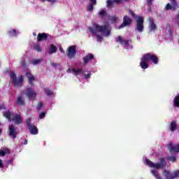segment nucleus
<instances>
[{
  "label": "nucleus",
  "mask_w": 179,
  "mask_h": 179,
  "mask_svg": "<svg viewBox=\"0 0 179 179\" xmlns=\"http://www.w3.org/2000/svg\"><path fill=\"white\" fill-rule=\"evenodd\" d=\"M89 31H90V33L94 34V36H96L97 38V41H99L100 43L103 41V37H101L100 35H98L96 31L103 33L105 34V36H110L111 33L110 31V29H108V25L101 26V25L96 24L95 27V29H93L92 27H89Z\"/></svg>",
  "instance_id": "nucleus-1"
},
{
  "label": "nucleus",
  "mask_w": 179,
  "mask_h": 179,
  "mask_svg": "<svg viewBox=\"0 0 179 179\" xmlns=\"http://www.w3.org/2000/svg\"><path fill=\"white\" fill-rule=\"evenodd\" d=\"M129 12L134 19H136L134 30L136 31H138V33H143V30H145V26L143 25V17H138V15H136V14H135V13H134V11H132L131 10H129Z\"/></svg>",
  "instance_id": "nucleus-2"
},
{
  "label": "nucleus",
  "mask_w": 179,
  "mask_h": 179,
  "mask_svg": "<svg viewBox=\"0 0 179 179\" xmlns=\"http://www.w3.org/2000/svg\"><path fill=\"white\" fill-rule=\"evenodd\" d=\"M145 163L149 167L156 169L157 170H160V169H164L167 166V162H166V158L161 157L159 158V163L155 164L153 162L145 159Z\"/></svg>",
  "instance_id": "nucleus-3"
},
{
  "label": "nucleus",
  "mask_w": 179,
  "mask_h": 179,
  "mask_svg": "<svg viewBox=\"0 0 179 179\" xmlns=\"http://www.w3.org/2000/svg\"><path fill=\"white\" fill-rule=\"evenodd\" d=\"M10 80H12V83L14 87H19V86H22L23 85L24 78L23 76H20L17 80V76H16V73L12 71L10 73Z\"/></svg>",
  "instance_id": "nucleus-4"
},
{
  "label": "nucleus",
  "mask_w": 179,
  "mask_h": 179,
  "mask_svg": "<svg viewBox=\"0 0 179 179\" xmlns=\"http://www.w3.org/2000/svg\"><path fill=\"white\" fill-rule=\"evenodd\" d=\"M25 96L29 100H36L37 99V92L33 88L28 87H27Z\"/></svg>",
  "instance_id": "nucleus-5"
},
{
  "label": "nucleus",
  "mask_w": 179,
  "mask_h": 179,
  "mask_svg": "<svg viewBox=\"0 0 179 179\" xmlns=\"http://www.w3.org/2000/svg\"><path fill=\"white\" fill-rule=\"evenodd\" d=\"M66 55H67L69 59H72V58H75V55H76V45L69 46L66 51Z\"/></svg>",
  "instance_id": "nucleus-6"
},
{
  "label": "nucleus",
  "mask_w": 179,
  "mask_h": 179,
  "mask_svg": "<svg viewBox=\"0 0 179 179\" xmlns=\"http://www.w3.org/2000/svg\"><path fill=\"white\" fill-rule=\"evenodd\" d=\"M144 56H145L147 61L152 62V64H155V65H157L159 64V57H157V56L156 55L146 53L144 55Z\"/></svg>",
  "instance_id": "nucleus-7"
},
{
  "label": "nucleus",
  "mask_w": 179,
  "mask_h": 179,
  "mask_svg": "<svg viewBox=\"0 0 179 179\" xmlns=\"http://www.w3.org/2000/svg\"><path fill=\"white\" fill-rule=\"evenodd\" d=\"M132 24V19L128 17V15H124L123 17V22L117 27V29H123V27H127V26H131Z\"/></svg>",
  "instance_id": "nucleus-8"
},
{
  "label": "nucleus",
  "mask_w": 179,
  "mask_h": 179,
  "mask_svg": "<svg viewBox=\"0 0 179 179\" xmlns=\"http://www.w3.org/2000/svg\"><path fill=\"white\" fill-rule=\"evenodd\" d=\"M17 134H19V132L15 125L11 124L8 127V135L12 136L13 139H16Z\"/></svg>",
  "instance_id": "nucleus-9"
},
{
  "label": "nucleus",
  "mask_w": 179,
  "mask_h": 179,
  "mask_svg": "<svg viewBox=\"0 0 179 179\" xmlns=\"http://www.w3.org/2000/svg\"><path fill=\"white\" fill-rule=\"evenodd\" d=\"M168 149L170 153H179V144H173V143H170L168 145Z\"/></svg>",
  "instance_id": "nucleus-10"
},
{
  "label": "nucleus",
  "mask_w": 179,
  "mask_h": 179,
  "mask_svg": "<svg viewBox=\"0 0 179 179\" xmlns=\"http://www.w3.org/2000/svg\"><path fill=\"white\" fill-rule=\"evenodd\" d=\"M170 3H168L165 7V9L166 10H176V9H177V8H178V3H177V1H170Z\"/></svg>",
  "instance_id": "nucleus-11"
},
{
  "label": "nucleus",
  "mask_w": 179,
  "mask_h": 179,
  "mask_svg": "<svg viewBox=\"0 0 179 179\" xmlns=\"http://www.w3.org/2000/svg\"><path fill=\"white\" fill-rule=\"evenodd\" d=\"M149 61L145 57V55H143L141 58V62H140V66L142 69H148L149 68Z\"/></svg>",
  "instance_id": "nucleus-12"
},
{
  "label": "nucleus",
  "mask_w": 179,
  "mask_h": 179,
  "mask_svg": "<svg viewBox=\"0 0 179 179\" xmlns=\"http://www.w3.org/2000/svg\"><path fill=\"white\" fill-rule=\"evenodd\" d=\"M48 40V34L45 32L39 33L37 35V42L47 41Z\"/></svg>",
  "instance_id": "nucleus-13"
},
{
  "label": "nucleus",
  "mask_w": 179,
  "mask_h": 179,
  "mask_svg": "<svg viewBox=\"0 0 179 179\" xmlns=\"http://www.w3.org/2000/svg\"><path fill=\"white\" fill-rule=\"evenodd\" d=\"M27 79H28V83L31 85V86H34V81L36 80V77L31 74V72L27 71L25 73Z\"/></svg>",
  "instance_id": "nucleus-14"
},
{
  "label": "nucleus",
  "mask_w": 179,
  "mask_h": 179,
  "mask_svg": "<svg viewBox=\"0 0 179 179\" xmlns=\"http://www.w3.org/2000/svg\"><path fill=\"white\" fill-rule=\"evenodd\" d=\"M94 59V55L92 53H88L86 55L85 57H83V64L87 65L89 64L90 61H92V59Z\"/></svg>",
  "instance_id": "nucleus-15"
},
{
  "label": "nucleus",
  "mask_w": 179,
  "mask_h": 179,
  "mask_svg": "<svg viewBox=\"0 0 179 179\" xmlns=\"http://www.w3.org/2000/svg\"><path fill=\"white\" fill-rule=\"evenodd\" d=\"M128 1L129 0H108L107 1V5L108 7L110 6H113V5H114V3H123V2H128Z\"/></svg>",
  "instance_id": "nucleus-16"
},
{
  "label": "nucleus",
  "mask_w": 179,
  "mask_h": 179,
  "mask_svg": "<svg viewBox=\"0 0 179 179\" xmlns=\"http://www.w3.org/2000/svg\"><path fill=\"white\" fill-rule=\"evenodd\" d=\"M28 130L31 135H37L38 134V129L34 125L29 126V127H28Z\"/></svg>",
  "instance_id": "nucleus-17"
},
{
  "label": "nucleus",
  "mask_w": 179,
  "mask_h": 179,
  "mask_svg": "<svg viewBox=\"0 0 179 179\" xmlns=\"http://www.w3.org/2000/svg\"><path fill=\"white\" fill-rule=\"evenodd\" d=\"M13 121H15V124H20L23 121L22 120V115L15 113V115L13 118Z\"/></svg>",
  "instance_id": "nucleus-18"
},
{
  "label": "nucleus",
  "mask_w": 179,
  "mask_h": 179,
  "mask_svg": "<svg viewBox=\"0 0 179 179\" xmlns=\"http://www.w3.org/2000/svg\"><path fill=\"white\" fill-rule=\"evenodd\" d=\"M116 41L122 45H129V40H124L121 36H118Z\"/></svg>",
  "instance_id": "nucleus-19"
},
{
  "label": "nucleus",
  "mask_w": 179,
  "mask_h": 179,
  "mask_svg": "<svg viewBox=\"0 0 179 179\" xmlns=\"http://www.w3.org/2000/svg\"><path fill=\"white\" fill-rule=\"evenodd\" d=\"M17 103L20 107H22L23 106L26 105V102L24 101V98H23L22 96H19L17 98Z\"/></svg>",
  "instance_id": "nucleus-20"
},
{
  "label": "nucleus",
  "mask_w": 179,
  "mask_h": 179,
  "mask_svg": "<svg viewBox=\"0 0 179 179\" xmlns=\"http://www.w3.org/2000/svg\"><path fill=\"white\" fill-rule=\"evenodd\" d=\"M12 115H13V113L10 110H7L3 113V117L8 120V121H12Z\"/></svg>",
  "instance_id": "nucleus-21"
},
{
  "label": "nucleus",
  "mask_w": 179,
  "mask_h": 179,
  "mask_svg": "<svg viewBox=\"0 0 179 179\" xmlns=\"http://www.w3.org/2000/svg\"><path fill=\"white\" fill-rule=\"evenodd\" d=\"M57 51H58V48H57V46H55L54 44H50L49 48V54H55Z\"/></svg>",
  "instance_id": "nucleus-22"
},
{
  "label": "nucleus",
  "mask_w": 179,
  "mask_h": 179,
  "mask_svg": "<svg viewBox=\"0 0 179 179\" xmlns=\"http://www.w3.org/2000/svg\"><path fill=\"white\" fill-rule=\"evenodd\" d=\"M177 129V122L176 121L171 122L170 124V131L174 132Z\"/></svg>",
  "instance_id": "nucleus-23"
},
{
  "label": "nucleus",
  "mask_w": 179,
  "mask_h": 179,
  "mask_svg": "<svg viewBox=\"0 0 179 179\" xmlns=\"http://www.w3.org/2000/svg\"><path fill=\"white\" fill-rule=\"evenodd\" d=\"M168 162H171V163H176L177 162V157L176 156H168L166 157Z\"/></svg>",
  "instance_id": "nucleus-24"
},
{
  "label": "nucleus",
  "mask_w": 179,
  "mask_h": 179,
  "mask_svg": "<svg viewBox=\"0 0 179 179\" xmlns=\"http://www.w3.org/2000/svg\"><path fill=\"white\" fill-rule=\"evenodd\" d=\"M157 29V26H156V24L153 21H150V31H153Z\"/></svg>",
  "instance_id": "nucleus-25"
},
{
  "label": "nucleus",
  "mask_w": 179,
  "mask_h": 179,
  "mask_svg": "<svg viewBox=\"0 0 179 179\" xmlns=\"http://www.w3.org/2000/svg\"><path fill=\"white\" fill-rule=\"evenodd\" d=\"M173 106L174 107H179V95H177L173 99Z\"/></svg>",
  "instance_id": "nucleus-26"
},
{
  "label": "nucleus",
  "mask_w": 179,
  "mask_h": 179,
  "mask_svg": "<svg viewBox=\"0 0 179 179\" xmlns=\"http://www.w3.org/2000/svg\"><path fill=\"white\" fill-rule=\"evenodd\" d=\"M34 50L38 52H41L43 51L41 46H40V45L38 43L34 44Z\"/></svg>",
  "instance_id": "nucleus-27"
},
{
  "label": "nucleus",
  "mask_w": 179,
  "mask_h": 179,
  "mask_svg": "<svg viewBox=\"0 0 179 179\" xmlns=\"http://www.w3.org/2000/svg\"><path fill=\"white\" fill-rule=\"evenodd\" d=\"M72 71L76 75H80V73H83V70L82 69H73Z\"/></svg>",
  "instance_id": "nucleus-28"
},
{
  "label": "nucleus",
  "mask_w": 179,
  "mask_h": 179,
  "mask_svg": "<svg viewBox=\"0 0 179 179\" xmlns=\"http://www.w3.org/2000/svg\"><path fill=\"white\" fill-rule=\"evenodd\" d=\"M45 93L47 94V96H52L53 93L50 88H45L44 89Z\"/></svg>",
  "instance_id": "nucleus-29"
},
{
  "label": "nucleus",
  "mask_w": 179,
  "mask_h": 179,
  "mask_svg": "<svg viewBox=\"0 0 179 179\" xmlns=\"http://www.w3.org/2000/svg\"><path fill=\"white\" fill-rule=\"evenodd\" d=\"M99 15L101 17H104V16H107V12L106 10H101L99 13Z\"/></svg>",
  "instance_id": "nucleus-30"
},
{
  "label": "nucleus",
  "mask_w": 179,
  "mask_h": 179,
  "mask_svg": "<svg viewBox=\"0 0 179 179\" xmlns=\"http://www.w3.org/2000/svg\"><path fill=\"white\" fill-rule=\"evenodd\" d=\"M8 33H9V36H10L11 37L16 36V29L10 30V31H8Z\"/></svg>",
  "instance_id": "nucleus-31"
},
{
  "label": "nucleus",
  "mask_w": 179,
  "mask_h": 179,
  "mask_svg": "<svg viewBox=\"0 0 179 179\" xmlns=\"http://www.w3.org/2000/svg\"><path fill=\"white\" fill-rule=\"evenodd\" d=\"M43 106H44V103H43L42 101L38 102V107H37V110H38V111H40V110H41V108H43Z\"/></svg>",
  "instance_id": "nucleus-32"
},
{
  "label": "nucleus",
  "mask_w": 179,
  "mask_h": 179,
  "mask_svg": "<svg viewBox=\"0 0 179 179\" xmlns=\"http://www.w3.org/2000/svg\"><path fill=\"white\" fill-rule=\"evenodd\" d=\"M41 62V59H34L32 61L33 65H37Z\"/></svg>",
  "instance_id": "nucleus-33"
},
{
  "label": "nucleus",
  "mask_w": 179,
  "mask_h": 179,
  "mask_svg": "<svg viewBox=\"0 0 179 179\" xmlns=\"http://www.w3.org/2000/svg\"><path fill=\"white\" fill-rule=\"evenodd\" d=\"M39 118L41 120H43V118H45V112H41L40 114H39Z\"/></svg>",
  "instance_id": "nucleus-34"
},
{
  "label": "nucleus",
  "mask_w": 179,
  "mask_h": 179,
  "mask_svg": "<svg viewBox=\"0 0 179 179\" xmlns=\"http://www.w3.org/2000/svg\"><path fill=\"white\" fill-rule=\"evenodd\" d=\"M110 20L112 21V23H115V22H117V20H118V17L113 16L110 18Z\"/></svg>",
  "instance_id": "nucleus-35"
},
{
  "label": "nucleus",
  "mask_w": 179,
  "mask_h": 179,
  "mask_svg": "<svg viewBox=\"0 0 179 179\" xmlns=\"http://www.w3.org/2000/svg\"><path fill=\"white\" fill-rule=\"evenodd\" d=\"M93 9H94V4H90L88 6V10H90V12H92Z\"/></svg>",
  "instance_id": "nucleus-36"
},
{
  "label": "nucleus",
  "mask_w": 179,
  "mask_h": 179,
  "mask_svg": "<svg viewBox=\"0 0 179 179\" xmlns=\"http://www.w3.org/2000/svg\"><path fill=\"white\" fill-rule=\"evenodd\" d=\"M27 125L28 128H29V127H31V125H33V124H31V120L28 119V120H27Z\"/></svg>",
  "instance_id": "nucleus-37"
},
{
  "label": "nucleus",
  "mask_w": 179,
  "mask_h": 179,
  "mask_svg": "<svg viewBox=\"0 0 179 179\" xmlns=\"http://www.w3.org/2000/svg\"><path fill=\"white\" fill-rule=\"evenodd\" d=\"M21 65H22V68H26V66H27V64H26L25 61L21 62Z\"/></svg>",
  "instance_id": "nucleus-38"
},
{
  "label": "nucleus",
  "mask_w": 179,
  "mask_h": 179,
  "mask_svg": "<svg viewBox=\"0 0 179 179\" xmlns=\"http://www.w3.org/2000/svg\"><path fill=\"white\" fill-rule=\"evenodd\" d=\"M6 155V152L2 150H0V156L3 157Z\"/></svg>",
  "instance_id": "nucleus-39"
},
{
  "label": "nucleus",
  "mask_w": 179,
  "mask_h": 179,
  "mask_svg": "<svg viewBox=\"0 0 179 179\" xmlns=\"http://www.w3.org/2000/svg\"><path fill=\"white\" fill-rule=\"evenodd\" d=\"M61 65L59 63H52V66L54 68H57V66H59Z\"/></svg>",
  "instance_id": "nucleus-40"
},
{
  "label": "nucleus",
  "mask_w": 179,
  "mask_h": 179,
  "mask_svg": "<svg viewBox=\"0 0 179 179\" xmlns=\"http://www.w3.org/2000/svg\"><path fill=\"white\" fill-rule=\"evenodd\" d=\"M91 5H96L97 4V1L96 0H90Z\"/></svg>",
  "instance_id": "nucleus-41"
},
{
  "label": "nucleus",
  "mask_w": 179,
  "mask_h": 179,
  "mask_svg": "<svg viewBox=\"0 0 179 179\" xmlns=\"http://www.w3.org/2000/svg\"><path fill=\"white\" fill-rule=\"evenodd\" d=\"M0 110H6V106L5 104L0 105Z\"/></svg>",
  "instance_id": "nucleus-42"
},
{
  "label": "nucleus",
  "mask_w": 179,
  "mask_h": 179,
  "mask_svg": "<svg viewBox=\"0 0 179 179\" xmlns=\"http://www.w3.org/2000/svg\"><path fill=\"white\" fill-rule=\"evenodd\" d=\"M152 2H153V0H147V3L149 6H152Z\"/></svg>",
  "instance_id": "nucleus-43"
},
{
  "label": "nucleus",
  "mask_w": 179,
  "mask_h": 179,
  "mask_svg": "<svg viewBox=\"0 0 179 179\" xmlns=\"http://www.w3.org/2000/svg\"><path fill=\"white\" fill-rule=\"evenodd\" d=\"M0 169H3V162H2V159H0Z\"/></svg>",
  "instance_id": "nucleus-44"
},
{
  "label": "nucleus",
  "mask_w": 179,
  "mask_h": 179,
  "mask_svg": "<svg viewBox=\"0 0 179 179\" xmlns=\"http://www.w3.org/2000/svg\"><path fill=\"white\" fill-rule=\"evenodd\" d=\"M43 2H45V1H48V2H52V3H54V2H55V1L57 0H42Z\"/></svg>",
  "instance_id": "nucleus-45"
},
{
  "label": "nucleus",
  "mask_w": 179,
  "mask_h": 179,
  "mask_svg": "<svg viewBox=\"0 0 179 179\" xmlns=\"http://www.w3.org/2000/svg\"><path fill=\"white\" fill-rule=\"evenodd\" d=\"M12 162H13V158H12L10 160L8 161L7 164H12Z\"/></svg>",
  "instance_id": "nucleus-46"
},
{
  "label": "nucleus",
  "mask_w": 179,
  "mask_h": 179,
  "mask_svg": "<svg viewBox=\"0 0 179 179\" xmlns=\"http://www.w3.org/2000/svg\"><path fill=\"white\" fill-rule=\"evenodd\" d=\"M59 51L60 52H62V54H64L65 52V50H64V49L62 48H59Z\"/></svg>",
  "instance_id": "nucleus-47"
},
{
  "label": "nucleus",
  "mask_w": 179,
  "mask_h": 179,
  "mask_svg": "<svg viewBox=\"0 0 179 179\" xmlns=\"http://www.w3.org/2000/svg\"><path fill=\"white\" fill-rule=\"evenodd\" d=\"M85 79H89V78H90V74H87L85 76Z\"/></svg>",
  "instance_id": "nucleus-48"
},
{
  "label": "nucleus",
  "mask_w": 179,
  "mask_h": 179,
  "mask_svg": "<svg viewBox=\"0 0 179 179\" xmlns=\"http://www.w3.org/2000/svg\"><path fill=\"white\" fill-rule=\"evenodd\" d=\"M33 36H34V37H36L37 36V34L36 32H33Z\"/></svg>",
  "instance_id": "nucleus-49"
},
{
  "label": "nucleus",
  "mask_w": 179,
  "mask_h": 179,
  "mask_svg": "<svg viewBox=\"0 0 179 179\" xmlns=\"http://www.w3.org/2000/svg\"><path fill=\"white\" fill-rule=\"evenodd\" d=\"M2 134V129H0V135Z\"/></svg>",
  "instance_id": "nucleus-50"
},
{
  "label": "nucleus",
  "mask_w": 179,
  "mask_h": 179,
  "mask_svg": "<svg viewBox=\"0 0 179 179\" xmlns=\"http://www.w3.org/2000/svg\"><path fill=\"white\" fill-rule=\"evenodd\" d=\"M67 72H71V69H68Z\"/></svg>",
  "instance_id": "nucleus-51"
},
{
  "label": "nucleus",
  "mask_w": 179,
  "mask_h": 179,
  "mask_svg": "<svg viewBox=\"0 0 179 179\" xmlns=\"http://www.w3.org/2000/svg\"><path fill=\"white\" fill-rule=\"evenodd\" d=\"M24 145H27V141H25V143H24Z\"/></svg>",
  "instance_id": "nucleus-52"
},
{
  "label": "nucleus",
  "mask_w": 179,
  "mask_h": 179,
  "mask_svg": "<svg viewBox=\"0 0 179 179\" xmlns=\"http://www.w3.org/2000/svg\"><path fill=\"white\" fill-rule=\"evenodd\" d=\"M169 1H171L172 2L177 1L176 0H169Z\"/></svg>",
  "instance_id": "nucleus-53"
},
{
  "label": "nucleus",
  "mask_w": 179,
  "mask_h": 179,
  "mask_svg": "<svg viewBox=\"0 0 179 179\" xmlns=\"http://www.w3.org/2000/svg\"><path fill=\"white\" fill-rule=\"evenodd\" d=\"M0 125H1V123H0Z\"/></svg>",
  "instance_id": "nucleus-54"
}]
</instances>
